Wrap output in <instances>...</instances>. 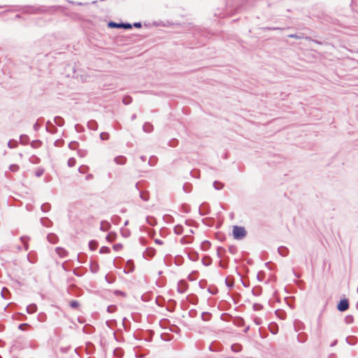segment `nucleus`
<instances>
[{
	"label": "nucleus",
	"instance_id": "obj_1",
	"mask_svg": "<svg viewBox=\"0 0 358 358\" xmlns=\"http://www.w3.org/2000/svg\"><path fill=\"white\" fill-rule=\"evenodd\" d=\"M246 235V231L243 227L234 226L233 228V236L236 239H242Z\"/></svg>",
	"mask_w": 358,
	"mask_h": 358
},
{
	"label": "nucleus",
	"instance_id": "obj_2",
	"mask_svg": "<svg viewBox=\"0 0 358 358\" xmlns=\"http://www.w3.org/2000/svg\"><path fill=\"white\" fill-rule=\"evenodd\" d=\"M348 308H349V303L347 299L341 300L337 306L338 310H339L340 311H342V312L348 310Z\"/></svg>",
	"mask_w": 358,
	"mask_h": 358
},
{
	"label": "nucleus",
	"instance_id": "obj_3",
	"mask_svg": "<svg viewBox=\"0 0 358 358\" xmlns=\"http://www.w3.org/2000/svg\"><path fill=\"white\" fill-rule=\"evenodd\" d=\"M55 251L57 254L62 258H64L67 256V251L62 248H57Z\"/></svg>",
	"mask_w": 358,
	"mask_h": 358
},
{
	"label": "nucleus",
	"instance_id": "obj_4",
	"mask_svg": "<svg viewBox=\"0 0 358 358\" xmlns=\"http://www.w3.org/2000/svg\"><path fill=\"white\" fill-rule=\"evenodd\" d=\"M117 164L123 165L126 163L127 159L124 156H117L114 159Z\"/></svg>",
	"mask_w": 358,
	"mask_h": 358
},
{
	"label": "nucleus",
	"instance_id": "obj_5",
	"mask_svg": "<svg viewBox=\"0 0 358 358\" xmlns=\"http://www.w3.org/2000/svg\"><path fill=\"white\" fill-rule=\"evenodd\" d=\"M187 289V284L185 282H180L178 285V291L180 293H184Z\"/></svg>",
	"mask_w": 358,
	"mask_h": 358
},
{
	"label": "nucleus",
	"instance_id": "obj_6",
	"mask_svg": "<svg viewBox=\"0 0 358 358\" xmlns=\"http://www.w3.org/2000/svg\"><path fill=\"white\" fill-rule=\"evenodd\" d=\"M48 241L52 243H56L58 241V238L55 234H50L47 236Z\"/></svg>",
	"mask_w": 358,
	"mask_h": 358
},
{
	"label": "nucleus",
	"instance_id": "obj_7",
	"mask_svg": "<svg viewBox=\"0 0 358 358\" xmlns=\"http://www.w3.org/2000/svg\"><path fill=\"white\" fill-rule=\"evenodd\" d=\"M37 310V307L35 304H30L27 306V310L29 314L34 313Z\"/></svg>",
	"mask_w": 358,
	"mask_h": 358
},
{
	"label": "nucleus",
	"instance_id": "obj_8",
	"mask_svg": "<svg viewBox=\"0 0 358 358\" xmlns=\"http://www.w3.org/2000/svg\"><path fill=\"white\" fill-rule=\"evenodd\" d=\"M155 254V250L152 248H148L145 252V256L152 257Z\"/></svg>",
	"mask_w": 358,
	"mask_h": 358
},
{
	"label": "nucleus",
	"instance_id": "obj_9",
	"mask_svg": "<svg viewBox=\"0 0 358 358\" xmlns=\"http://www.w3.org/2000/svg\"><path fill=\"white\" fill-rule=\"evenodd\" d=\"M231 348L234 352H238L242 350V346L240 344L235 343L231 345Z\"/></svg>",
	"mask_w": 358,
	"mask_h": 358
},
{
	"label": "nucleus",
	"instance_id": "obj_10",
	"mask_svg": "<svg viewBox=\"0 0 358 358\" xmlns=\"http://www.w3.org/2000/svg\"><path fill=\"white\" fill-rule=\"evenodd\" d=\"M20 239H21L22 243L24 244L25 250H27L29 248V245H28V243H27L29 241V238L23 236V237H21Z\"/></svg>",
	"mask_w": 358,
	"mask_h": 358
},
{
	"label": "nucleus",
	"instance_id": "obj_11",
	"mask_svg": "<svg viewBox=\"0 0 358 358\" xmlns=\"http://www.w3.org/2000/svg\"><path fill=\"white\" fill-rule=\"evenodd\" d=\"M183 227L180 225H177L174 227V232L176 234H182L183 233Z\"/></svg>",
	"mask_w": 358,
	"mask_h": 358
},
{
	"label": "nucleus",
	"instance_id": "obj_12",
	"mask_svg": "<svg viewBox=\"0 0 358 358\" xmlns=\"http://www.w3.org/2000/svg\"><path fill=\"white\" fill-rule=\"evenodd\" d=\"M122 23H116L114 22H110L108 23V27L110 28H122Z\"/></svg>",
	"mask_w": 358,
	"mask_h": 358
},
{
	"label": "nucleus",
	"instance_id": "obj_13",
	"mask_svg": "<svg viewBox=\"0 0 358 358\" xmlns=\"http://www.w3.org/2000/svg\"><path fill=\"white\" fill-rule=\"evenodd\" d=\"M278 252L280 254V255L285 257L287 255L288 250L286 248L280 247L278 248Z\"/></svg>",
	"mask_w": 358,
	"mask_h": 358
},
{
	"label": "nucleus",
	"instance_id": "obj_14",
	"mask_svg": "<svg viewBox=\"0 0 358 358\" xmlns=\"http://www.w3.org/2000/svg\"><path fill=\"white\" fill-rule=\"evenodd\" d=\"M98 244L96 241H92L89 243V247L91 250H95L97 248Z\"/></svg>",
	"mask_w": 358,
	"mask_h": 358
},
{
	"label": "nucleus",
	"instance_id": "obj_15",
	"mask_svg": "<svg viewBox=\"0 0 358 358\" xmlns=\"http://www.w3.org/2000/svg\"><path fill=\"white\" fill-rule=\"evenodd\" d=\"M76 159L73 157H71L69 159L67 164L69 167H73L76 165Z\"/></svg>",
	"mask_w": 358,
	"mask_h": 358
},
{
	"label": "nucleus",
	"instance_id": "obj_16",
	"mask_svg": "<svg viewBox=\"0 0 358 358\" xmlns=\"http://www.w3.org/2000/svg\"><path fill=\"white\" fill-rule=\"evenodd\" d=\"M110 252V250L109 248L103 246L100 248L99 252L101 254H107Z\"/></svg>",
	"mask_w": 358,
	"mask_h": 358
},
{
	"label": "nucleus",
	"instance_id": "obj_17",
	"mask_svg": "<svg viewBox=\"0 0 358 358\" xmlns=\"http://www.w3.org/2000/svg\"><path fill=\"white\" fill-rule=\"evenodd\" d=\"M213 186L216 189H221L223 188L224 185L220 182L215 181L213 183Z\"/></svg>",
	"mask_w": 358,
	"mask_h": 358
},
{
	"label": "nucleus",
	"instance_id": "obj_18",
	"mask_svg": "<svg viewBox=\"0 0 358 358\" xmlns=\"http://www.w3.org/2000/svg\"><path fill=\"white\" fill-rule=\"evenodd\" d=\"M88 170H89V168L87 166H81L78 169V171L80 173H85L88 171Z\"/></svg>",
	"mask_w": 358,
	"mask_h": 358
},
{
	"label": "nucleus",
	"instance_id": "obj_19",
	"mask_svg": "<svg viewBox=\"0 0 358 358\" xmlns=\"http://www.w3.org/2000/svg\"><path fill=\"white\" fill-rule=\"evenodd\" d=\"M152 125L149 123H145L143 125V129L146 132H150L152 131Z\"/></svg>",
	"mask_w": 358,
	"mask_h": 358
},
{
	"label": "nucleus",
	"instance_id": "obj_20",
	"mask_svg": "<svg viewBox=\"0 0 358 358\" xmlns=\"http://www.w3.org/2000/svg\"><path fill=\"white\" fill-rule=\"evenodd\" d=\"M9 169L13 172H16L19 170V166L16 164H12L10 166Z\"/></svg>",
	"mask_w": 358,
	"mask_h": 358
},
{
	"label": "nucleus",
	"instance_id": "obj_21",
	"mask_svg": "<svg viewBox=\"0 0 358 358\" xmlns=\"http://www.w3.org/2000/svg\"><path fill=\"white\" fill-rule=\"evenodd\" d=\"M70 306L73 308H77L79 306V303L77 301H72L70 303Z\"/></svg>",
	"mask_w": 358,
	"mask_h": 358
},
{
	"label": "nucleus",
	"instance_id": "obj_22",
	"mask_svg": "<svg viewBox=\"0 0 358 358\" xmlns=\"http://www.w3.org/2000/svg\"><path fill=\"white\" fill-rule=\"evenodd\" d=\"M100 137L102 140H107L109 138V134L106 132H103L100 134Z\"/></svg>",
	"mask_w": 358,
	"mask_h": 358
},
{
	"label": "nucleus",
	"instance_id": "obj_23",
	"mask_svg": "<svg viewBox=\"0 0 358 358\" xmlns=\"http://www.w3.org/2000/svg\"><path fill=\"white\" fill-rule=\"evenodd\" d=\"M122 248V245L120 243H117L113 245V249L115 251H119Z\"/></svg>",
	"mask_w": 358,
	"mask_h": 358
},
{
	"label": "nucleus",
	"instance_id": "obj_24",
	"mask_svg": "<svg viewBox=\"0 0 358 358\" xmlns=\"http://www.w3.org/2000/svg\"><path fill=\"white\" fill-rule=\"evenodd\" d=\"M122 28L128 29L131 28V24L129 23H122Z\"/></svg>",
	"mask_w": 358,
	"mask_h": 358
},
{
	"label": "nucleus",
	"instance_id": "obj_25",
	"mask_svg": "<svg viewBox=\"0 0 358 358\" xmlns=\"http://www.w3.org/2000/svg\"><path fill=\"white\" fill-rule=\"evenodd\" d=\"M43 169H38L36 171V176L37 177H40L43 174Z\"/></svg>",
	"mask_w": 358,
	"mask_h": 358
},
{
	"label": "nucleus",
	"instance_id": "obj_26",
	"mask_svg": "<svg viewBox=\"0 0 358 358\" xmlns=\"http://www.w3.org/2000/svg\"><path fill=\"white\" fill-rule=\"evenodd\" d=\"M130 102H131V100H130L129 97H127V98H124L123 99V103L124 104H129Z\"/></svg>",
	"mask_w": 358,
	"mask_h": 358
},
{
	"label": "nucleus",
	"instance_id": "obj_27",
	"mask_svg": "<svg viewBox=\"0 0 358 358\" xmlns=\"http://www.w3.org/2000/svg\"><path fill=\"white\" fill-rule=\"evenodd\" d=\"M255 322L257 324V325H260L262 324V321L259 318H255Z\"/></svg>",
	"mask_w": 358,
	"mask_h": 358
},
{
	"label": "nucleus",
	"instance_id": "obj_28",
	"mask_svg": "<svg viewBox=\"0 0 358 358\" xmlns=\"http://www.w3.org/2000/svg\"><path fill=\"white\" fill-rule=\"evenodd\" d=\"M155 242L157 243V244H159V245H162L163 244V241L159 240V239H155Z\"/></svg>",
	"mask_w": 358,
	"mask_h": 358
},
{
	"label": "nucleus",
	"instance_id": "obj_29",
	"mask_svg": "<svg viewBox=\"0 0 358 358\" xmlns=\"http://www.w3.org/2000/svg\"><path fill=\"white\" fill-rule=\"evenodd\" d=\"M134 26L138 28L141 27V24L140 22H136L134 24Z\"/></svg>",
	"mask_w": 358,
	"mask_h": 358
},
{
	"label": "nucleus",
	"instance_id": "obj_30",
	"mask_svg": "<svg viewBox=\"0 0 358 358\" xmlns=\"http://www.w3.org/2000/svg\"><path fill=\"white\" fill-rule=\"evenodd\" d=\"M69 147L71 148V149H74L75 147H76V143H71L69 144Z\"/></svg>",
	"mask_w": 358,
	"mask_h": 358
},
{
	"label": "nucleus",
	"instance_id": "obj_31",
	"mask_svg": "<svg viewBox=\"0 0 358 358\" xmlns=\"http://www.w3.org/2000/svg\"><path fill=\"white\" fill-rule=\"evenodd\" d=\"M181 243H183V244H185V243H190V241H185V238H182L181 239Z\"/></svg>",
	"mask_w": 358,
	"mask_h": 358
},
{
	"label": "nucleus",
	"instance_id": "obj_32",
	"mask_svg": "<svg viewBox=\"0 0 358 358\" xmlns=\"http://www.w3.org/2000/svg\"><path fill=\"white\" fill-rule=\"evenodd\" d=\"M93 178V176L92 174H89L86 176V180H90Z\"/></svg>",
	"mask_w": 358,
	"mask_h": 358
},
{
	"label": "nucleus",
	"instance_id": "obj_33",
	"mask_svg": "<svg viewBox=\"0 0 358 358\" xmlns=\"http://www.w3.org/2000/svg\"><path fill=\"white\" fill-rule=\"evenodd\" d=\"M96 123L94 122V121H90L89 123H88V125L90 127H91V124H96Z\"/></svg>",
	"mask_w": 358,
	"mask_h": 358
},
{
	"label": "nucleus",
	"instance_id": "obj_34",
	"mask_svg": "<svg viewBox=\"0 0 358 358\" xmlns=\"http://www.w3.org/2000/svg\"><path fill=\"white\" fill-rule=\"evenodd\" d=\"M24 326H27V324H20L19 328L20 329H23V327H24Z\"/></svg>",
	"mask_w": 358,
	"mask_h": 358
},
{
	"label": "nucleus",
	"instance_id": "obj_35",
	"mask_svg": "<svg viewBox=\"0 0 358 358\" xmlns=\"http://www.w3.org/2000/svg\"><path fill=\"white\" fill-rule=\"evenodd\" d=\"M141 198L145 201L148 200L147 197H145V196H143V194H141Z\"/></svg>",
	"mask_w": 358,
	"mask_h": 358
},
{
	"label": "nucleus",
	"instance_id": "obj_36",
	"mask_svg": "<svg viewBox=\"0 0 358 358\" xmlns=\"http://www.w3.org/2000/svg\"><path fill=\"white\" fill-rule=\"evenodd\" d=\"M8 146L9 148H13V146L11 145V141H9L8 143Z\"/></svg>",
	"mask_w": 358,
	"mask_h": 358
},
{
	"label": "nucleus",
	"instance_id": "obj_37",
	"mask_svg": "<svg viewBox=\"0 0 358 358\" xmlns=\"http://www.w3.org/2000/svg\"><path fill=\"white\" fill-rule=\"evenodd\" d=\"M127 264H128V265L132 264V262H131V261H128V262H127Z\"/></svg>",
	"mask_w": 358,
	"mask_h": 358
},
{
	"label": "nucleus",
	"instance_id": "obj_38",
	"mask_svg": "<svg viewBox=\"0 0 358 358\" xmlns=\"http://www.w3.org/2000/svg\"><path fill=\"white\" fill-rule=\"evenodd\" d=\"M45 205L42 206V210H45Z\"/></svg>",
	"mask_w": 358,
	"mask_h": 358
},
{
	"label": "nucleus",
	"instance_id": "obj_39",
	"mask_svg": "<svg viewBox=\"0 0 358 358\" xmlns=\"http://www.w3.org/2000/svg\"><path fill=\"white\" fill-rule=\"evenodd\" d=\"M289 36L292 37V38L295 37V36H294V35H290Z\"/></svg>",
	"mask_w": 358,
	"mask_h": 358
}]
</instances>
